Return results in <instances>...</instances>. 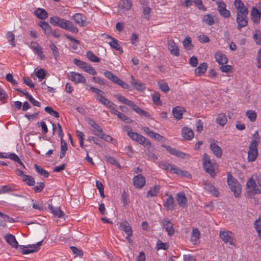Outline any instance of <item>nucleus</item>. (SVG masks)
<instances>
[{
    "instance_id": "42",
    "label": "nucleus",
    "mask_w": 261,
    "mask_h": 261,
    "mask_svg": "<svg viewBox=\"0 0 261 261\" xmlns=\"http://www.w3.org/2000/svg\"><path fill=\"white\" fill-rule=\"evenodd\" d=\"M6 38L7 39L8 42L12 45V47L16 46L15 42V35L11 31H9L6 34Z\"/></svg>"
},
{
    "instance_id": "10",
    "label": "nucleus",
    "mask_w": 261,
    "mask_h": 261,
    "mask_svg": "<svg viewBox=\"0 0 261 261\" xmlns=\"http://www.w3.org/2000/svg\"><path fill=\"white\" fill-rule=\"evenodd\" d=\"M161 223L163 228L165 229L169 236H173L175 233V229L171 221L167 218H165L162 220Z\"/></svg>"
},
{
    "instance_id": "37",
    "label": "nucleus",
    "mask_w": 261,
    "mask_h": 261,
    "mask_svg": "<svg viewBox=\"0 0 261 261\" xmlns=\"http://www.w3.org/2000/svg\"><path fill=\"white\" fill-rule=\"evenodd\" d=\"M160 190V187L159 185H155L151 188L147 192L146 197L147 198L154 197L157 195Z\"/></svg>"
},
{
    "instance_id": "11",
    "label": "nucleus",
    "mask_w": 261,
    "mask_h": 261,
    "mask_svg": "<svg viewBox=\"0 0 261 261\" xmlns=\"http://www.w3.org/2000/svg\"><path fill=\"white\" fill-rule=\"evenodd\" d=\"M75 23L80 27H84L88 25L86 17L81 13H76L72 16Z\"/></svg>"
},
{
    "instance_id": "7",
    "label": "nucleus",
    "mask_w": 261,
    "mask_h": 261,
    "mask_svg": "<svg viewBox=\"0 0 261 261\" xmlns=\"http://www.w3.org/2000/svg\"><path fill=\"white\" fill-rule=\"evenodd\" d=\"M74 64L80 68L82 69L84 71L91 75H94L97 74V72L95 69L86 62L81 61L77 59H74Z\"/></svg>"
},
{
    "instance_id": "18",
    "label": "nucleus",
    "mask_w": 261,
    "mask_h": 261,
    "mask_svg": "<svg viewBox=\"0 0 261 261\" xmlns=\"http://www.w3.org/2000/svg\"><path fill=\"white\" fill-rule=\"evenodd\" d=\"M176 200L178 204L181 207H186L188 200L184 192H179L176 194Z\"/></svg>"
},
{
    "instance_id": "54",
    "label": "nucleus",
    "mask_w": 261,
    "mask_h": 261,
    "mask_svg": "<svg viewBox=\"0 0 261 261\" xmlns=\"http://www.w3.org/2000/svg\"><path fill=\"white\" fill-rule=\"evenodd\" d=\"M152 100L154 103L157 106H160L162 105L161 101L160 100V94L158 92H155L152 94Z\"/></svg>"
},
{
    "instance_id": "33",
    "label": "nucleus",
    "mask_w": 261,
    "mask_h": 261,
    "mask_svg": "<svg viewBox=\"0 0 261 261\" xmlns=\"http://www.w3.org/2000/svg\"><path fill=\"white\" fill-rule=\"evenodd\" d=\"M108 37L112 40V41L109 43L111 47L119 51L120 53H122L123 52V49L120 46L118 41L110 36H108Z\"/></svg>"
},
{
    "instance_id": "64",
    "label": "nucleus",
    "mask_w": 261,
    "mask_h": 261,
    "mask_svg": "<svg viewBox=\"0 0 261 261\" xmlns=\"http://www.w3.org/2000/svg\"><path fill=\"white\" fill-rule=\"evenodd\" d=\"M253 38L256 44H261L260 33L259 31H256L255 33L253 34Z\"/></svg>"
},
{
    "instance_id": "6",
    "label": "nucleus",
    "mask_w": 261,
    "mask_h": 261,
    "mask_svg": "<svg viewBox=\"0 0 261 261\" xmlns=\"http://www.w3.org/2000/svg\"><path fill=\"white\" fill-rule=\"evenodd\" d=\"M246 186V192L249 196H254L260 193V190L252 177L247 180Z\"/></svg>"
},
{
    "instance_id": "27",
    "label": "nucleus",
    "mask_w": 261,
    "mask_h": 261,
    "mask_svg": "<svg viewBox=\"0 0 261 261\" xmlns=\"http://www.w3.org/2000/svg\"><path fill=\"white\" fill-rule=\"evenodd\" d=\"M122 230L125 232V233L128 236H132L133 231L131 226L126 221H122L120 225Z\"/></svg>"
},
{
    "instance_id": "25",
    "label": "nucleus",
    "mask_w": 261,
    "mask_h": 261,
    "mask_svg": "<svg viewBox=\"0 0 261 261\" xmlns=\"http://www.w3.org/2000/svg\"><path fill=\"white\" fill-rule=\"evenodd\" d=\"M194 135L193 131L187 127H185L182 129V136L185 140H191L194 137Z\"/></svg>"
},
{
    "instance_id": "1",
    "label": "nucleus",
    "mask_w": 261,
    "mask_h": 261,
    "mask_svg": "<svg viewBox=\"0 0 261 261\" xmlns=\"http://www.w3.org/2000/svg\"><path fill=\"white\" fill-rule=\"evenodd\" d=\"M234 5L238 11L236 18L238 23L237 29L240 30L242 28L247 26L248 24V10L241 0H235Z\"/></svg>"
},
{
    "instance_id": "30",
    "label": "nucleus",
    "mask_w": 261,
    "mask_h": 261,
    "mask_svg": "<svg viewBox=\"0 0 261 261\" xmlns=\"http://www.w3.org/2000/svg\"><path fill=\"white\" fill-rule=\"evenodd\" d=\"M185 109L180 107H176L172 110L173 115L175 118L180 120L182 118L183 113Z\"/></svg>"
},
{
    "instance_id": "36",
    "label": "nucleus",
    "mask_w": 261,
    "mask_h": 261,
    "mask_svg": "<svg viewBox=\"0 0 261 261\" xmlns=\"http://www.w3.org/2000/svg\"><path fill=\"white\" fill-rule=\"evenodd\" d=\"M86 89L88 90H91L93 92L96 93L97 94L96 98L99 101L102 99V98L104 97L102 96V94H104V92L97 88L89 86L88 88L86 87Z\"/></svg>"
},
{
    "instance_id": "51",
    "label": "nucleus",
    "mask_w": 261,
    "mask_h": 261,
    "mask_svg": "<svg viewBox=\"0 0 261 261\" xmlns=\"http://www.w3.org/2000/svg\"><path fill=\"white\" fill-rule=\"evenodd\" d=\"M117 116L118 118L125 123H130L133 122V120L130 118L128 117L126 115L120 112Z\"/></svg>"
},
{
    "instance_id": "52",
    "label": "nucleus",
    "mask_w": 261,
    "mask_h": 261,
    "mask_svg": "<svg viewBox=\"0 0 261 261\" xmlns=\"http://www.w3.org/2000/svg\"><path fill=\"white\" fill-rule=\"evenodd\" d=\"M160 89L163 92L167 93L169 91V87L167 83L164 81H160L158 82Z\"/></svg>"
},
{
    "instance_id": "38",
    "label": "nucleus",
    "mask_w": 261,
    "mask_h": 261,
    "mask_svg": "<svg viewBox=\"0 0 261 261\" xmlns=\"http://www.w3.org/2000/svg\"><path fill=\"white\" fill-rule=\"evenodd\" d=\"M200 233L197 228H193L191 234V241L193 243L196 244L199 239Z\"/></svg>"
},
{
    "instance_id": "43",
    "label": "nucleus",
    "mask_w": 261,
    "mask_h": 261,
    "mask_svg": "<svg viewBox=\"0 0 261 261\" xmlns=\"http://www.w3.org/2000/svg\"><path fill=\"white\" fill-rule=\"evenodd\" d=\"M227 121L226 116L224 114H220L216 119V122L221 126H224Z\"/></svg>"
},
{
    "instance_id": "26",
    "label": "nucleus",
    "mask_w": 261,
    "mask_h": 261,
    "mask_svg": "<svg viewBox=\"0 0 261 261\" xmlns=\"http://www.w3.org/2000/svg\"><path fill=\"white\" fill-rule=\"evenodd\" d=\"M251 19L254 23L258 22L261 18L260 11L255 7H253L251 11Z\"/></svg>"
},
{
    "instance_id": "49",
    "label": "nucleus",
    "mask_w": 261,
    "mask_h": 261,
    "mask_svg": "<svg viewBox=\"0 0 261 261\" xmlns=\"http://www.w3.org/2000/svg\"><path fill=\"white\" fill-rule=\"evenodd\" d=\"M34 167L36 172L40 175L44 176L45 177H47L49 176V173L41 166L35 164Z\"/></svg>"
},
{
    "instance_id": "29",
    "label": "nucleus",
    "mask_w": 261,
    "mask_h": 261,
    "mask_svg": "<svg viewBox=\"0 0 261 261\" xmlns=\"http://www.w3.org/2000/svg\"><path fill=\"white\" fill-rule=\"evenodd\" d=\"M131 79L130 84L135 89L139 91H142L145 89V84L138 82L133 76H131Z\"/></svg>"
},
{
    "instance_id": "31",
    "label": "nucleus",
    "mask_w": 261,
    "mask_h": 261,
    "mask_svg": "<svg viewBox=\"0 0 261 261\" xmlns=\"http://www.w3.org/2000/svg\"><path fill=\"white\" fill-rule=\"evenodd\" d=\"M34 15L42 20H44L48 17V13L46 11L42 8H37L34 11Z\"/></svg>"
},
{
    "instance_id": "34",
    "label": "nucleus",
    "mask_w": 261,
    "mask_h": 261,
    "mask_svg": "<svg viewBox=\"0 0 261 261\" xmlns=\"http://www.w3.org/2000/svg\"><path fill=\"white\" fill-rule=\"evenodd\" d=\"M132 7L130 0H122L119 3V8L123 11L129 10Z\"/></svg>"
},
{
    "instance_id": "63",
    "label": "nucleus",
    "mask_w": 261,
    "mask_h": 261,
    "mask_svg": "<svg viewBox=\"0 0 261 261\" xmlns=\"http://www.w3.org/2000/svg\"><path fill=\"white\" fill-rule=\"evenodd\" d=\"M254 225L258 235L261 237V218L255 221Z\"/></svg>"
},
{
    "instance_id": "32",
    "label": "nucleus",
    "mask_w": 261,
    "mask_h": 261,
    "mask_svg": "<svg viewBox=\"0 0 261 261\" xmlns=\"http://www.w3.org/2000/svg\"><path fill=\"white\" fill-rule=\"evenodd\" d=\"M207 68V64L204 62L201 63L199 66L195 69V73L196 75H201L204 74Z\"/></svg>"
},
{
    "instance_id": "13",
    "label": "nucleus",
    "mask_w": 261,
    "mask_h": 261,
    "mask_svg": "<svg viewBox=\"0 0 261 261\" xmlns=\"http://www.w3.org/2000/svg\"><path fill=\"white\" fill-rule=\"evenodd\" d=\"M114 97H116L117 99V100L120 102L132 108V109L134 111L138 107L136 105H135L132 101L126 99L125 97L120 94L114 95Z\"/></svg>"
},
{
    "instance_id": "15",
    "label": "nucleus",
    "mask_w": 261,
    "mask_h": 261,
    "mask_svg": "<svg viewBox=\"0 0 261 261\" xmlns=\"http://www.w3.org/2000/svg\"><path fill=\"white\" fill-rule=\"evenodd\" d=\"M133 183L137 189H141L146 184V180L141 174H139L134 177Z\"/></svg>"
},
{
    "instance_id": "16",
    "label": "nucleus",
    "mask_w": 261,
    "mask_h": 261,
    "mask_svg": "<svg viewBox=\"0 0 261 261\" xmlns=\"http://www.w3.org/2000/svg\"><path fill=\"white\" fill-rule=\"evenodd\" d=\"M231 235L232 232L228 230L220 232V237L225 243L232 244L233 239Z\"/></svg>"
},
{
    "instance_id": "8",
    "label": "nucleus",
    "mask_w": 261,
    "mask_h": 261,
    "mask_svg": "<svg viewBox=\"0 0 261 261\" xmlns=\"http://www.w3.org/2000/svg\"><path fill=\"white\" fill-rule=\"evenodd\" d=\"M203 164L205 171L208 173L212 177H214L216 174L215 172L214 167L209 155L207 153H204L203 154Z\"/></svg>"
},
{
    "instance_id": "47",
    "label": "nucleus",
    "mask_w": 261,
    "mask_h": 261,
    "mask_svg": "<svg viewBox=\"0 0 261 261\" xmlns=\"http://www.w3.org/2000/svg\"><path fill=\"white\" fill-rule=\"evenodd\" d=\"M127 133L128 136L133 140H135L137 142L139 137L140 136V134H138L136 132H133L130 127H128L127 130Z\"/></svg>"
},
{
    "instance_id": "57",
    "label": "nucleus",
    "mask_w": 261,
    "mask_h": 261,
    "mask_svg": "<svg viewBox=\"0 0 261 261\" xmlns=\"http://www.w3.org/2000/svg\"><path fill=\"white\" fill-rule=\"evenodd\" d=\"M91 131L94 135L97 136L99 137H100L103 133L102 128L98 124H97Z\"/></svg>"
},
{
    "instance_id": "58",
    "label": "nucleus",
    "mask_w": 261,
    "mask_h": 261,
    "mask_svg": "<svg viewBox=\"0 0 261 261\" xmlns=\"http://www.w3.org/2000/svg\"><path fill=\"white\" fill-rule=\"evenodd\" d=\"M184 46L187 49H190L193 46L191 42V39L190 37L187 36L183 41Z\"/></svg>"
},
{
    "instance_id": "19",
    "label": "nucleus",
    "mask_w": 261,
    "mask_h": 261,
    "mask_svg": "<svg viewBox=\"0 0 261 261\" xmlns=\"http://www.w3.org/2000/svg\"><path fill=\"white\" fill-rule=\"evenodd\" d=\"M163 147H165L166 150L169 152L171 154L174 155L178 158L181 159L185 158L186 154L180 151H178L170 146H167L166 145H163Z\"/></svg>"
},
{
    "instance_id": "61",
    "label": "nucleus",
    "mask_w": 261,
    "mask_h": 261,
    "mask_svg": "<svg viewBox=\"0 0 261 261\" xmlns=\"http://www.w3.org/2000/svg\"><path fill=\"white\" fill-rule=\"evenodd\" d=\"M44 188V184L42 182H38L37 185L34 186L33 189L36 193L41 192Z\"/></svg>"
},
{
    "instance_id": "39",
    "label": "nucleus",
    "mask_w": 261,
    "mask_h": 261,
    "mask_svg": "<svg viewBox=\"0 0 261 261\" xmlns=\"http://www.w3.org/2000/svg\"><path fill=\"white\" fill-rule=\"evenodd\" d=\"M137 142L142 145L148 148L151 147V143L149 141V140L147 139H146L145 137H144L143 136L141 135L139 137Z\"/></svg>"
},
{
    "instance_id": "3",
    "label": "nucleus",
    "mask_w": 261,
    "mask_h": 261,
    "mask_svg": "<svg viewBox=\"0 0 261 261\" xmlns=\"http://www.w3.org/2000/svg\"><path fill=\"white\" fill-rule=\"evenodd\" d=\"M227 183L234 197L239 198L241 193V186L229 172L227 174Z\"/></svg>"
},
{
    "instance_id": "12",
    "label": "nucleus",
    "mask_w": 261,
    "mask_h": 261,
    "mask_svg": "<svg viewBox=\"0 0 261 261\" xmlns=\"http://www.w3.org/2000/svg\"><path fill=\"white\" fill-rule=\"evenodd\" d=\"M217 10L220 14L224 18H229L230 16V12L226 9V4L222 1H217Z\"/></svg>"
},
{
    "instance_id": "5",
    "label": "nucleus",
    "mask_w": 261,
    "mask_h": 261,
    "mask_svg": "<svg viewBox=\"0 0 261 261\" xmlns=\"http://www.w3.org/2000/svg\"><path fill=\"white\" fill-rule=\"evenodd\" d=\"M67 78L75 84L83 83L86 87L88 88L89 86V85L87 84L85 77L82 74L78 72L74 71L70 72L67 75Z\"/></svg>"
},
{
    "instance_id": "20",
    "label": "nucleus",
    "mask_w": 261,
    "mask_h": 261,
    "mask_svg": "<svg viewBox=\"0 0 261 261\" xmlns=\"http://www.w3.org/2000/svg\"><path fill=\"white\" fill-rule=\"evenodd\" d=\"M215 58L216 61L220 65H224L227 63L228 62V59L226 55L223 54L220 51H218L216 53L215 55Z\"/></svg>"
},
{
    "instance_id": "59",
    "label": "nucleus",
    "mask_w": 261,
    "mask_h": 261,
    "mask_svg": "<svg viewBox=\"0 0 261 261\" xmlns=\"http://www.w3.org/2000/svg\"><path fill=\"white\" fill-rule=\"evenodd\" d=\"M135 111L141 116H143L147 118L150 117V115L149 113L141 109L139 107H137Z\"/></svg>"
},
{
    "instance_id": "23",
    "label": "nucleus",
    "mask_w": 261,
    "mask_h": 261,
    "mask_svg": "<svg viewBox=\"0 0 261 261\" xmlns=\"http://www.w3.org/2000/svg\"><path fill=\"white\" fill-rule=\"evenodd\" d=\"M4 238L7 243L12 247L14 248H17L18 247V244L14 236L9 234L5 236Z\"/></svg>"
},
{
    "instance_id": "4",
    "label": "nucleus",
    "mask_w": 261,
    "mask_h": 261,
    "mask_svg": "<svg viewBox=\"0 0 261 261\" xmlns=\"http://www.w3.org/2000/svg\"><path fill=\"white\" fill-rule=\"evenodd\" d=\"M260 142L257 139L251 140L248 151V161L254 162L258 155L257 146Z\"/></svg>"
},
{
    "instance_id": "44",
    "label": "nucleus",
    "mask_w": 261,
    "mask_h": 261,
    "mask_svg": "<svg viewBox=\"0 0 261 261\" xmlns=\"http://www.w3.org/2000/svg\"><path fill=\"white\" fill-rule=\"evenodd\" d=\"M49 208L51 212L56 216L61 218L63 216L64 213L59 207H54L52 205H49Z\"/></svg>"
},
{
    "instance_id": "21",
    "label": "nucleus",
    "mask_w": 261,
    "mask_h": 261,
    "mask_svg": "<svg viewBox=\"0 0 261 261\" xmlns=\"http://www.w3.org/2000/svg\"><path fill=\"white\" fill-rule=\"evenodd\" d=\"M204 189L210 192L213 195L217 197L219 195V192L218 189L211 183L205 182L204 185Z\"/></svg>"
},
{
    "instance_id": "17",
    "label": "nucleus",
    "mask_w": 261,
    "mask_h": 261,
    "mask_svg": "<svg viewBox=\"0 0 261 261\" xmlns=\"http://www.w3.org/2000/svg\"><path fill=\"white\" fill-rule=\"evenodd\" d=\"M167 45L171 55L177 57L179 56V48L173 40H168Z\"/></svg>"
},
{
    "instance_id": "55",
    "label": "nucleus",
    "mask_w": 261,
    "mask_h": 261,
    "mask_svg": "<svg viewBox=\"0 0 261 261\" xmlns=\"http://www.w3.org/2000/svg\"><path fill=\"white\" fill-rule=\"evenodd\" d=\"M96 186L99 192L101 197L102 198H104L105 197L104 194V187L101 182L99 180H97L96 181Z\"/></svg>"
},
{
    "instance_id": "53",
    "label": "nucleus",
    "mask_w": 261,
    "mask_h": 261,
    "mask_svg": "<svg viewBox=\"0 0 261 261\" xmlns=\"http://www.w3.org/2000/svg\"><path fill=\"white\" fill-rule=\"evenodd\" d=\"M203 21L209 25H212L215 23L214 19L210 14L205 15L203 17Z\"/></svg>"
},
{
    "instance_id": "45",
    "label": "nucleus",
    "mask_w": 261,
    "mask_h": 261,
    "mask_svg": "<svg viewBox=\"0 0 261 261\" xmlns=\"http://www.w3.org/2000/svg\"><path fill=\"white\" fill-rule=\"evenodd\" d=\"M104 75L108 79L114 83L117 82L119 78L117 76L114 75L112 72L110 71H105Z\"/></svg>"
},
{
    "instance_id": "41",
    "label": "nucleus",
    "mask_w": 261,
    "mask_h": 261,
    "mask_svg": "<svg viewBox=\"0 0 261 261\" xmlns=\"http://www.w3.org/2000/svg\"><path fill=\"white\" fill-rule=\"evenodd\" d=\"M67 150V143L63 139L61 140V151L60 154V158H63L66 154Z\"/></svg>"
},
{
    "instance_id": "14",
    "label": "nucleus",
    "mask_w": 261,
    "mask_h": 261,
    "mask_svg": "<svg viewBox=\"0 0 261 261\" xmlns=\"http://www.w3.org/2000/svg\"><path fill=\"white\" fill-rule=\"evenodd\" d=\"M30 47L38 55L41 60H43L45 59V56L43 53V49L37 42L31 41Z\"/></svg>"
},
{
    "instance_id": "35",
    "label": "nucleus",
    "mask_w": 261,
    "mask_h": 261,
    "mask_svg": "<svg viewBox=\"0 0 261 261\" xmlns=\"http://www.w3.org/2000/svg\"><path fill=\"white\" fill-rule=\"evenodd\" d=\"M39 25L42 29L46 36L49 35L52 31V29L49 24L45 21H41Z\"/></svg>"
},
{
    "instance_id": "62",
    "label": "nucleus",
    "mask_w": 261,
    "mask_h": 261,
    "mask_svg": "<svg viewBox=\"0 0 261 261\" xmlns=\"http://www.w3.org/2000/svg\"><path fill=\"white\" fill-rule=\"evenodd\" d=\"M35 74L39 79H43L45 77L46 73L44 69L41 68L36 72Z\"/></svg>"
},
{
    "instance_id": "2",
    "label": "nucleus",
    "mask_w": 261,
    "mask_h": 261,
    "mask_svg": "<svg viewBox=\"0 0 261 261\" xmlns=\"http://www.w3.org/2000/svg\"><path fill=\"white\" fill-rule=\"evenodd\" d=\"M49 22L53 25L58 26L72 33H77L79 32L78 29L74 25L72 22L58 16L50 17Z\"/></svg>"
},
{
    "instance_id": "56",
    "label": "nucleus",
    "mask_w": 261,
    "mask_h": 261,
    "mask_svg": "<svg viewBox=\"0 0 261 261\" xmlns=\"http://www.w3.org/2000/svg\"><path fill=\"white\" fill-rule=\"evenodd\" d=\"M246 115L248 119L252 122L255 121L257 118L256 113L252 110H248L246 112Z\"/></svg>"
},
{
    "instance_id": "24",
    "label": "nucleus",
    "mask_w": 261,
    "mask_h": 261,
    "mask_svg": "<svg viewBox=\"0 0 261 261\" xmlns=\"http://www.w3.org/2000/svg\"><path fill=\"white\" fill-rule=\"evenodd\" d=\"M210 149L217 158H221L222 153L221 148L214 141L210 144Z\"/></svg>"
},
{
    "instance_id": "48",
    "label": "nucleus",
    "mask_w": 261,
    "mask_h": 261,
    "mask_svg": "<svg viewBox=\"0 0 261 261\" xmlns=\"http://www.w3.org/2000/svg\"><path fill=\"white\" fill-rule=\"evenodd\" d=\"M127 133L128 136L133 140H135L137 142L139 137L140 136V134H138L136 132H133L130 127H128L127 130Z\"/></svg>"
},
{
    "instance_id": "50",
    "label": "nucleus",
    "mask_w": 261,
    "mask_h": 261,
    "mask_svg": "<svg viewBox=\"0 0 261 261\" xmlns=\"http://www.w3.org/2000/svg\"><path fill=\"white\" fill-rule=\"evenodd\" d=\"M22 180L27 183L30 186H33L35 184L34 178L31 175L23 176Z\"/></svg>"
},
{
    "instance_id": "46",
    "label": "nucleus",
    "mask_w": 261,
    "mask_h": 261,
    "mask_svg": "<svg viewBox=\"0 0 261 261\" xmlns=\"http://www.w3.org/2000/svg\"><path fill=\"white\" fill-rule=\"evenodd\" d=\"M172 165L173 164H170L165 161L158 162V165L160 168L168 171H170Z\"/></svg>"
},
{
    "instance_id": "28",
    "label": "nucleus",
    "mask_w": 261,
    "mask_h": 261,
    "mask_svg": "<svg viewBox=\"0 0 261 261\" xmlns=\"http://www.w3.org/2000/svg\"><path fill=\"white\" fill-rule=\"evenodd\" d=\"M164 205L167 211L173 210L174 209L175 203L174 198L171 195L169 196L166 199Z\"/></svg>"
},
{
    "instance_id": "22",
    "label": "nucleus",
    "mask_w": 261,
    "mask_h": 261,
    "mask_svg": "<svg viewBox=\"0 0 261 261\" xmlns=\"http://www.w3.org/2000/svg\"><path fill=\"white\" fill-rule=\"evenodd\" d=\"M170 172L173 174H176L177 175H180L184 177H188L190 176V174L188 172L186 171H182L181 169L176 166L174 165H172L170 170Z\"/></svg>"
},
{
    "instance_id": "40",
    "label": "nucleus",
    "mask_w": 261,
    "mask_h": 261,
    "mask_svg": "<svg viewBox=\"0 0 261 261\" xmlns=\"http://www.w3.org/2000/svg\"><path fill=\"white\" fill-rule=\"evenodd\" d=\"M86 57L89 61L92 62L98 63L100 61V59L91 51L87 52Z\"/></svg>"
},
{
    "instance_id": "60",
    "label": "nucleus",
    "mask_w": 261,
    "mask_h": 261,
    "mask_svg": "<svg viewBox=\"0 0 261 261\" xmlns=\"http://www.w3.org/2000/svg\"><path fill=\"white\" fill-rule=\"evenodd\" d=\"M49 47L53 51V55L55 59H57V58L59 56V53L58 51V48L57 47L56 45L53 43H51L50 44Z\"/></svg>"
},
{
    "instance_id": "9",
    "label": "nucleus",
    "mask_w": 261,
    "mask_h": 261,
    "mask_svg": "<svg viewBox=\"0 0 261 261\" xmlns=\"http://www.w3.org/2000/svg\"><path fill=\"white\" fill-rule=\"evenodd\" d=\"M43 240L38 242L36 244L29 246H20L19 249L22 254H27L38 251L42 245Z\"/></svg>"
}]
</instances>
